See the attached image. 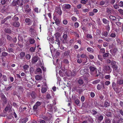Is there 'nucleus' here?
<instances>
[{"label":"nucleus","instance_id":"1","mask_svg":"<svg viewBox=\"0 0 123 123\" xmlns=\"http://www.w3.org/2000/svg\"><path fill=\"white\" fill-rule=\"evenodd\" d=\"M99 4L101 6L104 5V6L106 7L108 5V2L107 1H101L100 2Z\"/></svg>","mask_w":123,"mask_h":123},{"label":"nucleus","instance_id":"2","mask_svg":"<svg viewBox=\"0 0 123 123\" xmlns=\"http://www.w3.org/2000/svg\"><path fill=\"white\" fill-rule=\"evenodd\" d=\"M106 15H111L112 13L111 9L109 7H107L106 8Z\"/></svg>","mask_w":123,"mask_h":123},{"label":"nucleus","instance_id":"3","mask_svg":"<svg viewBox=\"0 0 123 123\" xmlns=\"http://www.w3.org/2000/svg\"><path fill=\"white\" fill-rule=\"evenodd\" d=\"M104 113L107 117H111L112 116V114L110 112L105 111L104 112Z\"/></svg>","mask_w":123,"mask_h":123},{"label":"nucleus","instance_id":"4","mask_svg":"<svg viewBox=\"0 0 123 123\" xmlns=\"http://www.w3.org/2000/svg\"><path fill=\"white\" fill-rule=\"evenodd\" d=\"M1 97L3 101L6 103L7 102V99L6 97L3 93H1L0 94Z\"/></svg>","mask_w":123,"mask_h":123},{"label":"nucleus","instance_id":"5","mask_svg":"<svg viewBox=\"0 0 123 123\" xmlns=\"http://www.w3.org/2000/svg\"><path fill=\"white\" fill-rule=\"evenodd\" d=\"M105 69V70L106 71H108V72H111V69L110 66L108 65H106L104 67Z\"/></svg>","mask_w":123,"mask_h":123},{"label":"nucleus","instance_id":"6","mask_svg":"<svg viewBox=\"0 0 123 123\" xmlns=\"http://www.w3.org/2000/svg\"><path fill=\"white\" fill-rule=\"evenodd\" d=\"M28 120V118H23L20 119V123H25Z\"/></svg>","mask_w":123,"mask_h":123},{"label":"nucleus","instance_id":"7","mask_svg":"<svg viewBox=\"0 0 123 123\" xmlns=\"http://www.w3.org/2000/svg\"><path fill=\"white\" fill-rule=\"evenodd\" d=\"M12 25L16 27H18L20 25V23L18 22H14L12 23Z\"/></svg>","mask_w":123,"mask_h":123},{"label":"nucleus","instance_id":"8","mask_svg":"<svg viewBox=\"0 0 123 123\" xmlns=\"http://www.w3.org/2000/svg\"><path fill=\"white\" fill-rule=\"evenodd\" d=\"M111 21H115L116 19V18L114 16L111 15L109 17Z\"/></svg>","mask_w":123,"mask_h":123},{"label":"nucleus","instance_id":"9","mask_svg":"<svg viewBox=\"0 0 123 123\" xmlns=\"http://www.w3.org/2000/svg\"><path fill=\"white\" fill-rule=\"evenodd\" d=\"M87 123H93V120L90 117H89L87 119H86Z\"/></svg>","mask_w":123,"mask_h":123},{"label":"nucleus","instance_id":"10","mask_svg":"<svg viewBox=\"0 0 123 123\" xmlns=\"http://www.w3.org/2000/svg\"><path fill=\"white\" fill-rule=\"evenodd\" d=\"M17 4L19 6H21L23 4V0H17Z\"/></svg>","mask_w":123,"mask_h":123},{"label":"nucleus","instance_id":"11","mask_svg":"<svg viewBox=\"0 0 123 123\" xmlns=\"http://www.w3.org/2000/svg\"><path fill=\"white\" fill-rule=\"evenodd\" d=\"M56 12L57 13L60 15H61L62 13V12L60 7H57L56 9Z\"/></svg>","mask_w":123,"mask_h":123},{"label":"nucleus","instance_id":"12","mask_svg":"<svg viewBox=\"0 0 123 123\" xmlns=\"http://www.w3.org/2000/svg\"><path fill=\"white\" fill-rule=\"evenodd\" d=\"M25 55V53L23 52H21L20 54V58L21 59H23Z\"/></svg>","mask_w":123,"mask_h":123},{"label":"nucleus","instance_id":"13","mask_svg":"<svg viewBox=\"0 0 123 123\" xmlns=\"http://www.w3.org/2000/svg\"><path fill=\"white\" fill-rule=\"evenodd\" d=\"M38 56H36L33 57L32 59V61L33 62H36L38 60Z\"/></svg>","mask_w":123,"mask_h":123},{"label":"nucleus","instance_id":"14","mask_svg":"<svg viewBox=\"0 0 123 123\" xmlns=\"http://www.w3.org/2000/svg\"><path fill=\"white\" fill-rule=\"evenodd\" d=\"M65 8L67 9H69L71 8V6L69 4H66L64 5Z\"/></svg>","mask_w":123,"mask_h":123},{"label":"nucleus","instance_id":"15","mask_svg":"<svg viewBox=\"0 0 123 123\" xmlns=\"http://www.w3.org/2000/svg\"><path fill=\"white\" fill-rule=\"evenodd\" d=\"M42 78V76L41 75H36L35 76V78L37 80L41 79Z\"/></svg>","mask_w":123,"mask_h":123},{"label":"nucleus","instance_id":"16","mask_svg":"<svg viewBox=\"0 0 123 123\" xmlns=\"http://www.w3.org/2000/svg\"><path fill=\"white\" fill-rule=\"evenodd\" d=\"M104 105L105 107H107L110 105V102L109 101H106L104 103Z\"/></svg>","mask_w":123,"mask_h":123},{"label":"nucleus","instance_id":"17","mask_svg":"<svg viewBox=\"0 0 123 123\" xmlns=\"http://www.w3.org/2000/svg\"><path fill=\"white\" fill-rule=\"evenodd\" d=\"M112 67L114 71H118V70H119L118 69V67L116 65L112 66Z\"/></svg>","mask_w":123,"mask_h":123},{"label":"nucleus","instance_id":"18","mask_svg":"<svg viewBox=\"0 0 123 123\" xmlns=\"http://www.w3.org/2000/svg\"><path fill=\"white\" fill-rule=\"evenodd\" d=\"M48 107L49 109V111H53L52 105L50 104L48 105Z\"/></svg>","mask_w":123,"mask_h":123},{"label":"nucleus","instance_id":"19","mask_svg":"<svg viewBox=\"0 0 123 123\" xmlns=\"http://www.w3.org/2000/svg\"><path fill=\"white\" fill-rule=\"evenodd\" d=\"M87 50L89 52L92 53L94 51L93 49L91 48L88 47L87 48Z\"/></svg>","mask_w":123,"mask_h":123},{"label":"nucleus","instance_id":"20","mask_svg":"<svg viewBox=\"0 0 123 123\" xmlns=\"http://www.w3.org/2000/svg\"><path fill=\"white\" fill-rule=\"evenodd\" d=\"M36 71L39 74H40L42 73V70L41 69L39 68H37Z\"/></svg>","mask_w":123,"mask_h":123},{"label":"nucleus","instance_id":"21","mask_svg":"<svg viewBox=\"0 0 123 123\" xmlns=\"http://www.w3.org/2000/svg\"><path fill=\"white\" fill-rule=\"evenodd\" d=\"M4 31L8 33H11L12 32L11 30L7 28H6L5 29Z\"/></svg>","mask_w":123,"mask_h":123},{"label":"nucleus","instance_id":"22","mask_svg":"<svg viewBox=\"0 0 123 123\" xmlns=\"http://www.w3.org/2000/svg\"><path fill=\"white\" fill-rule=\"evenodd\" d=\"M89 69L92 72H93L96 69L95 68L91 66H90Z\"/></svg>","mask_w":123,"mask_h":123},{"label":"nucleus","instance_id":"23","mask_svg":"<svg viewBox=\"0 0 123 123\" xmlns=\"http://www.w3.org/2000/svg\"><path fill=\"white\" fill-rule=\"evenodd\" d=\"M117 123H123V119L122 118H119L117 121Z\"/></svg>","mask_w":123,"mask_h":123},{"label":"nucleus","instance_id":"24","mask_svg":"<svg viewBox=\"0 0 123 123\" xmlns=\"http://www.w3.org/2000/svg\"><path fill=\"white\" fill-rule=\"evenodd\" d=\"M47 89L46 87H43L41 89L42 92L43 93H45L47 91Z\"/></svg>","mask_w":123,"mask_h":123},{"label":"nucleus","instance_id":"25","mask_svg":"<svg viewBox=\"0 0 123 123\" xmlns=\"http://www.w3.org/2000/svg\"><path fill=\"white\" fill-rule=\"evenodd\" d=\"M102 21L104 24H109L108 23L109 22V21L105 18H103L102 19Z\"/></svg>","mask_w":123,"mask_h":123},{"label":"nucleus","instance_id":"26","mask_svg":"<svg viewBox=\"0 0 123 123\" xmlns=\"http://www.w3.org/2000/svg\"><path fill=\"white\" fill-rule=\"evenodd\" d=\"M108 34V32L107 31H104L102 33V35L105 37H107Z\"/></svg>","mask_w":123,"mask_h":123},{"label":"nucleus","instance_id":"27","mask_svg":"<svg viewBox=\"0 0 123 123\" xmlns=\"http://www.w3.org/2000/svg\"><path fill=\"white\" fill-rule=\"evenodd\" d=\"M118 73H119V70L118 71H114L113 72V74L116 76H117L118 74Z\"/></svg>","mask_w":123,"mask_h":123},{"label":"nucleus","instance_id":"28","mask_svg":"<svg viewBox=\"0 0 123 123\" xmlns=\"http://www.w3.org/2000/svg\"><path fill=\"white\" fill-rule=\"evenodd\" d=\"M103 116L102 115H100L98 117V119L100 121H101L103 119Z\"/></svg>","mask_w":123,"mask_h":123},{"label":"nucleus","instance_id":"29","mask_svg":"<svg viewBox=\"0 0 123 123\" xmlns=\"http://www.w3.org/2000/svg\"><path fill=\"white\" fill-rule=\"evenodd\" d=\"M70 52L69 50L66 51L64 53V55L65 56H68L69 55Z\"/></svg>","mask_w":123,"mask_h":123},{"label":"nucleus","instance_id":"30","mask_svg":"<svg viewBox=\"0 0 123 123\" xmlns=\"http://www.w3.org/2000/svg\"><path fill=\"white\" fill-rule=\"evenodd\" d=\"M105 123H111V120L109 119H106L105 120Z\"/></svg>","mask_w":123,"mask_h":123},{"label":"nucleus","instance_id":"31","mask_svg":"<svg viewBox=\"0 0 123 123\" xmlns=\"http://www.w3.org/2000/svg\"><path fill=\"white\" fill-rule=\"evenodd\" d=\"M55 42H56L55 43H56L57 44H58V46H59L60 44V41L59 40L58 38H57L55 41Z\"/></svg>","mask_w":123,"mask_h":123},{"label":"nucleus","instance_id":"32","mask_svg":"<svg viewBox=\"0 0 123 123\" xmlns=\"http://www.w3.org/2000/svg\"><path fill=\"white\" fill-rule=\"evenodd\" d=\"M8 54V53L5 51L3 52L2 53V55L4 57L6 56Z\"/></svg>","mask_w":123,"mask_h":123},{"label":"nucleus","instance_id":"33","mask_svg":"<svg viewBox=\"0 0 123 123\" xmlns=\"http://www.w3.org/2000/svg\"><path fill=\"white\" fill-rule=\"evenodd\" d=\"M29 67V66L27 65H24L23 66L24 69L25 71L27 70Z\"/></svg>","mask_w":123,"mask_h":123},{"label":"nucleus","instance_id":"34","mask_svg":"<svg viewBox=\"0 0 123 123\" xmlns=\"http://www.w3.org/2000/svg\"><path fill=\"white\" fill-rule=\"evenodd\" d=\"M62 37L64 39H65V40H67V39L68 38V36L67 34H64L63 36Z\"/></svg>","mask_w":123,"mask_h":123},{"label":"nucleus","instance_id":"35","mask_svg":"<svg viewBox=\"0 0 123 123\" xmlns=\"http://www.w3.org/2000/svg\"><path fill=\"white\" fill-rule=\"evenodd\" d=\"M100 82V80L98 79L95 80L94 81L92 82V83L93 84H97Z\"/></svg>","mask_w":123,"mask_h":123},{"label":"nucleus","instance_id":"36","mask_svg":"<svg viewBox=\"0 0 123 123\" xmlns=\"http://www.w3.org/2000/svg\"><path fill=\"white\" fill-rule=\"evenodd\" d=\"M25 12H26V13H27L29 12H31V10L30 8H27L25 10Z\"/></svg>","mask_w":123,"mask_h":123},{"label":"nucleus","instance_id":"37","mask_svg":"<svg viewBox=\"0 0 123 123\" xmlns=\"http://www.w3.org/2000/svg\"><path fill=\"white\" fill-rule=\"evenodd\" d=\"M91 112L92 114L93 115H95L97 113V111L94 109L92 110Z\"/></svg>","mask_w":123,"mask_h":123},{"label":"nucleus","instance_id":"38","mask_svg":"<svg viewBox=\"0 0 123 123\" xmlns=\"http://www.w3.org/2000/svg\"><path fill=\"white\" fill-rule=\"evenodd\" d=\"M116 36V35L115 33H111L110 36H109V37H115Z\"/></svg>","mask_w":123,"mask_h":123},{"label":"nucleus","instance_id":"39","mask_svg":"<svg viewBox=\"0 0 123 123\" xmlns=\"http://www.w3.org/2000/svg\"><path fill=\"white\" fill-rule=\"evenodd\" d=\"M35 40L34 39H31L30 40V43L31 44H32L35 43Z\"/></svg>","mask_w":123,"mask_h":123},{"label":"nucleus","instance_id":"40","mask_svg":"<svg viewBox=\"0 0 123 123\" xmlns=\"http://www.w3.org/2000/svg\"><path fill=\"white\" fill-rule=\"evenodd\" d=\"M18 17H17L16 16H14V17L12 18V19L13 20L15 21L18 20Z\"/></svg>","mask_w":123,"mask_h":123},{"label":"nucleus","instance_id":"41","mask_svg":"<svg viewBox=\"0 0 123 123\" xmlns=\"http://www.w3.org/2000/svg\"><path fill=\"white\" fill-rule=\"evenodd\" d=\"M118 83L119 85L123 84V80L121 79H120L118 82Z\"/></svg>","mask_w":123,"mask_h":123},{"label":"nucleus","instance_id":"42","mask_svg":"<svg viewBox=\"0 0 123 123\" xmlns=\"http://www.w3.org/2000/svg\"><path fill=\"white\" fill-rule=\"evenodd\" d=\"M101 38L108 42L110 41V39L109 38H105L104 37H102Z\"/></svg>","mask_w":123,"mask_h":123},{"label":"nucleus","instance_id":"43","mask_svg":"<svg viewBox=\"0 0 123 123\" xmlns=\"http://www.w3.org/2000/svg\"><path fill=\"white\" fill-rule=\"evenodd\" d=\"M35 92H32L31 94V97L33 98H34L35 97Z\"/></svg>","mask_w":123,"mask_h":123},{"label":"nucleus","instance_id":"44","mask_svg":"<svg viewBox=\"0 0 123 123\" xmlns=\"http://www.w3.org/2000/svg\"><path fill=\"white\" fill-rule=\"evenodd\" d=\"M78 83L80 84H82L83 83V80L81 79H80L78 81Z\"/></svg>","mask_w":123,"mask_h":123},{"label":"nucleus","instance_id":"45","mask_svg":"<svg viewBox=\"0 0 123 123\" xmlns=\"http://www.w3.org/2000/svg\"><path fill=\"white\" fill-rule=\"evenodd\" d=\"M29 31L31 33V34H32L33 32H34L35 30L33 28H30L29 29Z\"/></svg>","mask_w":123,"mask_h":123},{"label":"nucleus","instance_id":"46","mask_svg":"<svg viewBox=\"0 0 123 123\" xmlns=\"http://www.w3.org/2000/svg\"><path fill=\"white\" fill-rule=\"evenodd\" d=\"M68 23L67 20L66 19H64L63 20L62 23L64 25H67Z\"/></svg>","mask_w":123,"mask_h":123},{"label":"nucleus","instance_id":"47","mask_svg":"<svg viewBox=\"0 0 123 123\" xmlns=\"http://www.w3.org/2000/svg\"><path fill=\"white\" fill-rule=\"evenodd\" d=\"M2 78L3 80L5 81H6L7 80V78L6 76L5 75H3L2 76Z\"/></svg>","mask_w":123,"mask_h":123},{"label":"nucleus","instance_id":"48","mask_svg":"<svg viewBox=\"0 0 123 123\" xmlns=\"http://www.w3.org/2000/svg\"><path fill=\"white\" fill-rule=\"evenodd\" d=\"M5 110L6 111H7L8 110H11V108L10 107H8L7 106L6 107V108L5 109Z\"/></svg>","mask_w":123,"mask_h":123},{"label":"nucleus","instance_id":"49","mask_svg":"<svg viewBox=\"0 0 123 123\" xmlns=\"http://www.w3.org/2000/svg\"><path fill=\"white\" fill-rule=\"evenodd\" d=\"M13 49H12L11 48H9L8 49V52L10 53L12 52H13Z\"/></svg>","mask_w":123,"mask_h":123},{"label":"nucleus","instance_id":"50","mask_svg":"<svg viewBox=\"0 0 123 123\" xmlns=\"http://www.w3.org/2000/svg\"><path fill=\"white\" fill-rule=\"evenodd\" d=\"M87 1L88 0H81L80 2L82 4H85Z\"/></svg>","mask_w":123,"mask_h":123},{"label":"nucleus","instance_id":"51","mask_svg":"<svg viewBox=\"0 0 123 123\" xmlns=\"http://www.w3.org/2000/svg\"><path fill=\"white\" fill-rule=\"evenodd\" d=\"M75 103L76 105H78L80 103V101L78 99L76 100L75 101Z\"/></svg>","mask_w":123,"mask_h":123},{"label":"nucleus","instance_id":"52","mask_svg":"<svg viewBox=\"0 0 123 123\" xmlns=\"http://www.w3.org/2000/svg\"><path fill=\"white\" fill-rule=\"evenodd\" d=\"M7 40L9 41H11L12 40V38L9 35L7 36Z\"/></svg>","mask_w":123,"mask_h":123},{"label":"nucleus","instance_id":"53","mask_svg":"<svg viewBox=\"0 0 123 123\" xmlns=\"http://www.w3.org/2000/svg\"><path fill=\"white\" fill-rule=\"evenodd\" d=\"M43 119L45 120L48 121L50 119L47 117H43Z\"/></svg>","mask_w":123,"mask_h":123},{"label":"nucleus","instance_id":"54","mask_svg":"<svg viewBox=\"0 0 123 123\" xmlns=\"http://www.w3.org/2000/svg\"><path fill=\"white\" fill-rule=\"evenodd\" d=\"M109 53H106L103 55V56L104 57H107L109 56Z\"/></svg>","mask_w":123,"mask_h":123},{"label":"nucleus","instance_id":"55","mask_svg":"<svg viewBox=\"0 0 123 123\" xmlns=\"http://www.w3.org/2000/svg\"><path fill=\"white\" fill-rule=\"evenodd\" d=\"M51 96H50V94H48L46 95V98L48 99H51Z\"/></svg>","mask_w":123,"mask_h":123},{"label":"nucleus","instance_id":"56","mask_svg":"<svg viewBox=\"0 0 123 123\" xmlns=\"http://www.w3.org/2000/svg\"><path fill=\"white\" fill-rule=\"evenodd\" d=\"M105 50L104 48H102L100 50V52L102 53H104L105 52Z\"/></svg>","mask_w":123,"mask_h":123},{"label":"nucleus","instance_id":"57","mask_svg":"<svg viewBox=\"0 0 123 123\" xmlns=\"http://www.w3.org/2000/svg\"><path fill=\"white\" fill-rule=\"evenodd\" d=\"M97 88L98 90H100L101 88V86L99 84H98L97 86Z\"/></svg>","mask_w":123,"mask_h":123},{"label":"nucleus","instance_id":"58","mask_svg":"<svg viewBox=\"0 0 123 123\" xmlns=\"http://www.w3.org/2000/svg\"><path fill=\"white\" fill-rule=\"evenodd\" d=\"M79 25V23L77 22H76L74 24V26L76 28H78Z\"/></svg>","mask_w":123,"mask_h":123},{"label":"nucleus","instance_id":"59","mask_svg":"<svg viewBox=\"0 0 123 123\" xmlns=\"http://www.w3.org/2000/svg\"><path fill=\"white\" fill-rule=\"evenodd\" d=\"M31 56L29 54L27 55L26 56V58L27 59H29L31 58Z\"/></svg>","mask_w":123,"mask_h":123},{"label":"nucleus","instance_id":"60","mask_svg":"<svg viewBox=\"0 0 123 123\" xmlns=\"http://www.w3.org/2000/svg\"><path fill=\"white\" fill-rule=\"evenodd\" d=\"M114 8L115 9H117L119 8V6L117 4H115L113 6Z\"/></svg>","mask_w":123,"mask_h":123},{"label":"nucleus","instance_id":"61","mask_svg":"<svg viewBox=\"0 0 123 123\" xmlns=\"http://www.w3.org/2000/svg\"><path fill=\"white\" fill-rule=\"evenodd\" d=\"M118 11L121 14L123 15V10L120 9L118 10Z\"/></svg>","mask_w":123,"mask_h":123},{"label":"nucleus","instance_id":"62","mask_svg":"<svg viewBox=\"0 0 123 123\" xmlns=\"http://www.w3.org/2000/svg\"><path fill=\"white\" fill-rule=\"evenodd\" d=\"M72 21H75L77 20V18L73 16L72 17Z\"/></svg>","mask_w":123,"mask_h":123},{"label":"nucleus","instance_id":"63","mask_svg":"<svg viewBox=\"0 0 123 123\" xmlns=\"http://www.w3.org/2000/svg\"><path fill=\"white\" fill-rule=\"evenodd\" d=\"M98 59L100 60V61H102L103 60V59L101 57V55H98Z\"/></svg>","mask_w":123,"mask_h":123},{"label":"nucleus","instance_id":"64","mask_svg":"<svg viewBox=\"0 0 123 123\" xmlns=\"http://www.w3.org/2000/svg\"><path fill=\"white\" fill-rule=\"evenodd\" d=\"M119 6L121 7L123 6V2L121 1L119 3Z\"/></svg>","mask_w":123,"mask_h":123}]
</instances>
